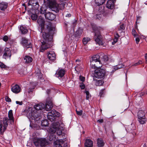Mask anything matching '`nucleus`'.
I'll use <instances>...</instances> for the list:
<instances>
[{"mask_svg":"<svg viewBox=\"0 0 147 147\" xmlns=\"http://www.w3.org/2000/svg\"><path fill=\"white\" fill-rule=\"evenodd\" d=\"M92 28L95 33L94 38L96 43L99 45H102V37L100 32L102 28L96 25L93 26Z\"/></svg>","mask_w":147,"mask_h":147,"instance_id":"obj_4","label":"nucleus"},{"mask_svg":"<svg viewBox=\"0 0 147 147\" xmlns=\"http://www.w3.org/2000/svg\"><path fill=\"white\" fill-rule=\"evenodd\" d=\"M34 87L35 86H33L32 87H31L28 89L27 90H26V91L29 94H31L32 92L33 89L34 88Z\"/></svg>","mask_w":147,"mask_h":147,"instance_id":"obj_40","label":"nucleus"},{"mask_svg":"<svg viewBox=\"0 0 147 147\" xmlns=\"http://www.w3.org/2000/svg\"><path fill=\"white\" fill-rule=\"evenodd\" d=\"M118 39L117 38H114L113 41L112 43V45H114L117 42Z\"/></svg>","mask_w":147,"mask_h":147,"instance_id":"obj_53","label":"nucleus"},{"mask_svg":"<svg viewBox=\"0 0 147 147\" xmlns=\"http://www.w3.org/2000/svg\"><path fill=\"white\" fill-rule=\"evenodd\" d=\"M142 63L141 61H139L138 62H137L136 63H134L133 65L134 66H136L138 65H139L140 64Z\"/></svg>","mask_w":147,"mask_h":147,"instance_id":"obj_48","label":"nucleus"},{"mask_svg":"<svg viewBox=\"0 0 147 147\" xmlns=\"http://www.w3.org/2000/svg\"><path fill=\"white\" fill-rule=\"evenodd\" d=\"M45 105L40 103L35 105L34 108H30L27 113L28 118L34 120L35 121L39 120L41 118V110L44 109Z\"/></svg>","mask_w":147,"mask_h":147,"instance_id":"obj_1","label":"nucleus"},{"mask_svg":"<svg viewBox=\"0 0 147 147\" xmlns=\"http://www.w3.org/2000/svg\"><path fill=\"white\" fill-rule=\"evenodd\" d=\"M14 121V117L12 114V111L11 110H10V123L12 124Z\"/></svg>","mask_w":147,"mask_h":147,"instance_id":"obj_34","label":"nucleus"},{"mask_svg":"<svg viewBox=\"0 0 147 147\" xmlns=\"http://www.w3.org/2000/svg\"><path fill=\"white\" fill-rule=\"evenodd\" d=\"M76 112L77 114L79 115H82V110H80L79 111H78L76 110Z\"/></svg>","mask_w":147,"mask_h":147,"instance_id":"obj_50","label":"nucleus"},{"mask_svg":"<svg viewBox=\"0 0 147 147\" xmlns=\"http://www.w3.org/2000/svg\"><path fill=\"white\" fill-rule=\"evenodd\" d=\"M119 36L117 33H116L115 34V38H116L118 39V38L119 37Z\"/></svg>","mask_w":147,"mask_h":147,"instance_id":"obj_57","label":"nucleus"},{"mask_svg":"<svg viewBox=\"0 0 147 147\" xmlns=\"http://www.w3.org/2000/svg\"><path fill=\"white\" fill-rule=\"evenodd\" d=\"M65 4L63 3L58 4L55 1H51L49 4V7L51 10L56 13L59 12L60 9L64 8Z\"/></svg>","mask_w":147,"mask_h":147,"instance_id":"obj_7","label":"nucleus"},{"mask_svg":"<svg viewBox=\"0 0 147 147\" xmlns=\"http://www.w3.org/2000/svg\"><path fill=\"white\" fill-rule=\"evenodd\" d=\"M38 2L36 0H29L28 2L29 5L36 6L37 5Z\"/></svg>","mask_w":147,"mask_h":147,"instance_id":"obj_33","label":"nucleus"},{"mask_svg":"<svg viewBox=\"0 0 147 147\" xmlns=\"http://www.w3.org/2000/svg\"><path fill=\"white\" fill-rule=\"evenodd\" d=\"M123 66L124 65L122 64H118L115 66H114L113 68V70H112L111 73L112 74L115 71L119 69H120L123 67Z\"/></svg>","mask_w":147,"mask_h":147,"instance_id":"obj_26","label":"nucleus"},{"mask_svg":"<svg viewBox=\"0 0 147 147\" xmlns=\"http://www.w3.org/2000/svg\"><path fill=\"white\" fill-rule=\"evenodd\" d=\"M63 130V128L59 125V123H53L49 130L50 140L55 141L56 140V136L55 135L56 131H57V134L58 135H60L62 134Z\"/></svg>","mask_w":147,"mask_h":147,"instance_id":"obj_2","label":"nucleus"},{"mask_svg":"<svg viewBox=\"0 0 147 147\" xmlns=\"http://www.w3.org/2000/svg\"><path fill=\"white\" fill-rule=\"evenodd\" d=\"M53 107V104L51 102H47V103L45 105V108L47 111H49Z\"/></svg>","mask_w":147,"mask_h":147,"instance_id":"obj_23","label":"nucleus"},{"mask_svg":"<svg viewBox=\"0 0 147 147\" xmlns=\"http://www.w3.org/2000/svg\"><path fill=\"white\" fill-rule=\"evenodd\" d=\"M76 20H75L74 22L73 23V24L74 26L76 24Z\"/></svg>","mask_w":147,"mask_h":147,"instance_id":"obj_63","label":"nucleus"},{"mask_svg":"<svg viewBox=\"0 0 147 147\" xmlns=\"http://www.w3.org/2000/svg\"><path fill=\"white\" fill-rule=\"evenodd\" d=\"M8 4L5 2H2L0 3V10L4 11L7 7Z\"/></svg>","mask_w":147,"mask_h":147,"instance_id":"obj_22","label":"nucleus"},{"mask_svg":"<svg viewBox=\"0 0 147 147\" xmlns=\"http://www.w3.org/2000/svg\"><path fill=\"white\" fill-rule=\"evenodd\" d=\"M83 32L82 29L81 28H79L76 31L75 34V36L77 38H79L81 36L82 33Z\"/></svg>","mask_w":147,"mask_h":147,"instance_id":"obj_25","label":"nucleus"},{"mask_svg":"<svg viewBox=\"0 0 147 147\" xmlns=\"http://www.w3.org/2000/svg\"><path fill=\"white\" fill-rule=\"evenodd\" d=\"M48 125V122L47 120H42L41 122V125L42 126L46 127Z\"/></svg>","mask_w":147,"mask_h":147,"instance_id":"obj_38","label":"nucleus"},{"mask_svg":"<svg viewBox=\"0 0 147 147\" xmlns=\"http://www.w3.org/2000/svg\"><path fill=\"white\" fill-rule=\"evenodd\" d=\"M79 79L81 81L83 82L85 81V78L84 77L82 76H80Z\"/></svg>","mask_w":147,"mask_h":147,"instance_id":"obj_49","label":"nucleus"},{"mask_svg":"<svg viewBox=\"0 0 147 147\" xmlns=\"http://www.w3.org/2000/svg\"><path fill=\"white\" fill-rule=\"evenodd\" d=\"M3 125L2 124L0 123V132L1 133L2 132V130L3 128Z\"/></svg>","mask_w":147,"mask_h":147,"instance_id":"obj_55","label":"nucleus"},{"mask_svg":"<svg viewBox=\"0 0 147 147\" xmlns=\"http://www.w3.org/2000/svg\"><path fill=\"white\" fill-rule=\"evenodd\" d=\"M65 73V71L63 69L59 68L57 70L55 74V76L59 78L63 77Z\"/></svg>","mask_w":147,"mask_h":147,"instance_id":"obj_12","label":"nucleus"},{"mask_svg":"<svg viewBox=\"0 0 147 147\" xmlns=\"http://www.w3.org/2000/svg\"><path fill=\"white\" fill-rule=\"evenodd\" d=\"M54 31L55 28L52 26L51 23H49L47 25L45 32L42 33L43 40L48 42H51L53 39V35Z\"/></svg>","mask_w":147,"mask_h":147,"instance_id":"obj_3","label":"nucleus"},{"mask_svg":"<svg viewBox=\"0 0 147 147\" xmlns=\"http://www.w3.org/2000/svg\"><path fill=\"white\" fill-rule=\"evenodd\" d=\"M95 70L94 74V76L98 78H103L105 74V69H102L99 68Z\"/></svg>","mask_w":147,"mask_h":147,"instance_id":"obj_8","label":"nucleus"},{"mask_svg":"<svg viewBox=\"0 0 147 147\" xmlns=\"http://www.w3.org/2000/svg\"><path fill=\"white\" fill-rule=\"evenodd\" d=\"M5 99L7 102H9V98L8 96H6Z\"/></svg>","mask_w":147,"mask_h":147,"instance_id":"obj_60","label":"nucleus"},{"mask_svg":"<svg viewBox=\"0 0 147 147\" xmlns=\"http://www.w3.org/2000/svg\"><path fill=\"white\" fill-rule=\"evenodd\" d=\"M20 30L22 34H25L28 32L27 28L24 26L22 25L20 27Z\"/></svg>","mask_w":147,"mask_h":147,"instance_id":"obj_27","label":"nucleus"},{"mask_svg":"<svg viewBox=\"0 0 147 147\" xmlns=\"http://www.w3.org/2000/svg\"><path fill=\"white\" fill-rule=\"evenodd\" d=\"M40 12L41 13H44L45 12V9H44L43 7H42L40 8Z\"/></svg>","mask_w":147,"mask_h":147,"instance_id":"obj_54","label":"nucleus"},{"mask_svg":"<svg viewBox=\"0 0 147 147\" xmlns=\"http://www.w3.org/2000/svg\"><path fill=\"white\" fill-rule=\"evenodd\" d=\"M106 7L108 9H112L114 7V3L113 0H109L106 4Z\"/></svg>","mask_w":147,"mask_h":147,"instance_id":"obj_17","label":"nucleus"},{"mask_svg":"<svg viewBox=\"0 0 147 147\" xmlns=\"http://www.w3.org/2000/svg\"><path fill=\"white\" fill-rule=\"evenodd\" d=\"M58 113L55 110H53L48 113L47 117L48 119L52 121L56 119L57 117L59 116Z\"/></svg>","mask_w":147,"mask_h":147,"instance_id":"obj_10","label":"nucleus"},{"mask_svg":"<svg viewBox=\"0 0 147 147\" xmlns=\"http://www.w3.org/2000/svg\"><path fill=\"white\" fill-rule=\"evenodd\" d=\"M0 67L1 68H5V66L3 63L0 62Z\"/></svg>","mask_w":147,"mask_h":147,"instance_id":"obj_52","label":"nucleus"},{"mask_svg":"<svg viewBox=\"0 0 147 147\" xmlns=\"http://www.w3.org/2000/svg\"><path fill=\"white\" fill-rule=\"evenodd\" d=\"M22 42L24 46L27 48H29L31 46L30 43H29L28 40L26 38H22Z\"/></svg>","mask_w":147,"mask_h":147,"instance_id":"obj_20","label":"nucleus"},{"mask_svg":"<svg viewBox=\"0 0 147 147\" xmlns=\"http://www.w3.org/2000/svg\"><path fill=\"white\" fill-rule=\"evenodd\" d=\"M63 142L61 140H57L55 141L54 143L55 147H62V144H63Z\"/></svg>","mask_w":147,"mask_h":147,"instance_id":"obj_18","label":"nucleus"},{"mask_svg":"<svg viewBox=\"0 0 147 147\" xmlns=\"http://www.w3.org/2000/svg\"><path fill=\"white\" fill-rule=\"evenodd\" d=\"M80 86L82 89H84L85 87V85L82 82L80 83Z\"/></svg>","mask_w":147,"mask_h":147,"instance_id":"obj_47","label":"nucleus"},{"mask_svg":"<svg viewBox=\"0 0 147 147\" xmlns=\"http://www.w3.org/2000/svg\"><path fill=\"white\" fill-rule=\"evenodd\" d=\"M8 119L7 117H5L3 119V123L4 125L3 127V129L4 130H5L6 129V127L8 125Z\"/></svg>","mask_w":147,"mask_h":147,"instance_id":"obj_30","label":"nucleus"},{"mask_svg":"<svg viewBox=\"0 0 147 147\" xmlns=\"http://www.w3.org/2000/svg\"><path fill=\"white\" fill-rule=\"evenodd\" d=\"M90 40V38L88 37H86L83 38L82 40V42L84 44L86 45L89 41Z\"/></svg>","mask_w":147,"mask_h":147,"instance_id":"obj_36","label":"nucleus"},{"mask_svg":"<svg viewBox=\"0 0 147 147\" xmlns=\"http://www.w3.org/2000/svg\"><path fill=\"white\" fill-rule=\"evenodd\" d=\"M31 18L32 20H35L37 19L38 16L34 14L32 15Z\"/></svg>","mask_w":147,"mask_h":147,"instance_id":"obj_43","label":"nucleus"},{"mask_svg":"<svg viewBox=\"0 0 147 147\" xmlns=\"http://www.w3.org/2000/svg\"><path fill=\"white\" fill-rule=\"evenodd\" d=\"M103 121V120L102 119H99L97 120V122L100 123H102Z\"/></svg>","mask_w":147,"mask_h":147,"instance_id":"obj_59","label":"nucleus"},{"mask_svg":"<svg viewBox=\"0 0 147 147\" xmlns=\"http://www.w3.org/2000/svg\"><path fill=\"white\" fill-rule=\"evenodd\" d=\"M145 58L146 59V61L147 63V53H146L145 55Z\"/></svg>","mask_w":147,"mask_h":147,"instance_id":"obj_62","label":"nucleus"},{"mask_svg":"<svg viewBox=\"0 0 147 147\" xmlns=\"http://www.w3.org/2000/svg\"><path fill=\"white\" fill-rule=\"evenodd\" d=\"M33 59L30 56L26 55L24 57V62L26 63H29L32 61Z\"/></svg>","mask_w":147,"mask_h":147,"instance_id":"obj_19","label":"nucleus"},{"mask_svg":"<svg viewBox=\"0 0 147 147\" xmlns=\"http://www.w3.org/2000/svg\"><path fill=\"white\" fill-rule=\"evenodd\" d=\"M105 142L101 138H98L97 140V144L98 147H103L105 145Z\"/></svg>","mask_w":147,"mask_h":147,"instance_id":"obj_24","label":"nucleus"},{"mask_svg":"<svg viewBox=\"0 0 147 147\" xmlns=\"http://www.w3.org/2000/svg\"><path fill=\"white\" fill-rule=\"evenodd\" d=\"M140 39L138 38H136V42L137 44H138L139 41H140Z\"/></svg>","mask_w":147,"mask_h":147,"instance_id":"obj_58","label":"nucleus"},{"mask_svg":"<svg viewBox=\"0 0 147 147\" xmlns=\"http://www.w3.org/2000/svg\"><path fill=\"white\" fill-rule=\"evenodd\" d=\"M100 6H97L96 7V10H97L99 12H102L104 11V7H102Z\"/></svg>","mask_w":147,"mask_h":147,"instance_id":"obj_39","label":"nucleus"},{"mask_svg":"<svg viewBox=\"0 0 147 147\" xmlns=\"http://www.w3.org/2000/svg\"><path fill=\"white\" fill-rule=\"evenodd\" d=\"M37 22L39 26L41 27V29L42 31V30L44 28L45 22L44 19L41 16H39L37 20Z\"/></svg>","mask_w":147,"mask_h":147,"instance_id":"obj_14","label":"nucleus"},{"mask_svg":"<svg viewBox=\"0 0 147 147\" xmlns=\"http://www.w3.org/2000/svg\"><path fill=\"white\" fill-rule=\"evenodd\" d=\"M35 73L36 76L38 77V78L40 79L41 78L42 74L41 73L40 70L38 68L36 69Z\"/></svg>","mask_w":147,"mask_h":147,"instance_id":"obj_28","label":"nucleus"},{"mask_svg":"<svg viewBox=\"0 0 147 147\" xmlns=\"http://www.w3.org/2000/svg\"><path fill=\"white\" fill-rule=\"evenodd\" d=\"M48 57L49 59L51 61L54 60L56 59V55L53 51H50L47 53Z\"/></svg>","mask_w":147,"mask_h":147,"instance_id":"obj_16","label":"nucleus"},{"mask_svg":"<svg viewBox=\"0 0 147 147\" xmlns=\"http://www.w3.org/2000/svg\"><path fill=\"white\" fill-rule=\"evenodd\" d=\"M11 90L13 92L17 94L20 92L21 88L18 85L16 84L11 86Z\"/></svg>","mask_w":147,"mask_h":147,"instance_id":"obj_13","label":"nucleus"},{"mask_svg":"<svg viewBox=\"0 0 147 147\" xmlns=\"http://www.w3.org/2000/svg\"><path fill=\"white\" fill-rule=\"evenodd\" d=\"M140 18V17H137V21H138V20H139ZM136 22H137V21H136Z\"/></svg>","mask_w":147,"mask_h":147,"instance_id":"obj_64","label":"nucleus"},{"mask_svg":"<svg viewBox=\"0 0 147 147\" xmlns=\"http://www.w3.org/2000/svg\"><path fill=\"white\" fill-rule=\"evenodd\" d=\"M132 34L134 37H137L138 36L136 30L134 29L132 30Z\"/></svg>","mask_w":147,"mask_h":147,"instance_id":"obj_44","label":"nucleus"},{"mask_svg":"<svg viewBox=\"0 0 147 147\" xmlns=\"http://www.w3.org/2000/svg\"><path fill=\"white\" fill-rule=\"evenodd\" d=\"M101 61V64H102V62H106L109 60V58L108 57L107 55H104L103 56V58L100 59Z\"/></svg>","mask_w":147,"mask_h":147,"instance_id":"obj_37","label":"nucleus"},{"mask_svg":"<svg viewBox=\"0 0 147 147\" xmlns=\"http://www.w3.org/2000/svg\"><path fill=\"white\" fill-rule=\"evenodd\" d=\"M100 58V56L98 55H96L90 59V62L92 68L95 69L102 67L101 61Z\"/></svg>","mask_w":147,"mask_h":147,"instance_id":"obj_5","label":"nucleus"},{"mask_svg":"<svg viewBox=\"0 0 147 147\" xmlns=\"http://www.w3.org/2000/svg\"><path fill=\"white\" fill-rule=\"evenodd\" d=\"M50 138L48 140L45 138H38L34 139L33 142L36 146H40L41 147H45L47 145L50 144Z\"/></svg>","mask_w":147,"mask_h":147,"instance_id":"obj_6","label":"nucleus"},{"mask_svg":"<svg viewBox=\"0 0 147 147\" xmlns=\"http://www.w3.org/2000/svg\"><path fill=\"white\" fill-rule=\"evenodd\" d=\"M45 15L46 19L51 20H54L55 18V14L49 12L46 13Z\"/></svg>","mask_w":147,"mask_h":147,"instance_id":"obj_15","label":"nucleus"},{"mask_svg":"<svg viewBox=\"0 0 147 147\" xmlns=\"http://www.w3.org/2000/svg\"><path fill=\"white\" fill-rule=\"evenodd\" d=\"M11 53H15L16 52L17 50L16 47L11 46Z\"/></svg>","mask_w":147,"mask_h":147,"instance_id":"obj_41","label":"nucleus"},{"mask_svg":"<svg viewBox=\"0 0 147 147\" xmlns=\"http://www.w3.org/2000/svg\"><path fill=\"white\" fill-rule=\"evenodd\" d=\"M85 92L86 94V99L88 100L89 98L90 97V95L89 94V92L88 91H86Z\"/></svg>","mask_w":147,"mask_h":147,"instance_id":"obj_45","label":"nucleus"},{"mask_svg":"<svg viewBox=\"0 0 147 147\" xmlns=\"http://www.w3.org/2000/svg\"><path fill=\"white\" fill-rule=\"evenodd\" d=\"M105 0H95V2L97 6H100L102 5L105 2Z\"/></svg>","mask_w":147,"mask_h":147,"instance_id":"obj_32","label":"nucleus"},{"mask_svg":"<svg viewBox=\"0 0 147 147\" xmlns=\"http://www.w3.org/2000/svg\"><path fill=\"white\" fill-rule=\"evenodd\" d=\"M138 118L141 117H145V113L142 110H140L138 113Z\"/></svg>","mask_w":147,"mask_h":147,"instance_id":"obj_29","label":"nucleus"},{"mask_svg":"<svg viewBox=\"0 0 147 147\" xmlns=\"http://www.w3.org/2000/svg\"><path fill=\"white\" fill-rule=\"evenodd\" d=\"M86 147H92L93 146V142L92 141L89 139H86L85 143Z\"/></svg>","mask_w":147,"mask_h":147,"instance_id":"obj_21","label":"nucleus"},{"mask_svg":"<svg viewBox=\"0 0 147 147\" xmlns=\"http://www.w3.org/2000/svg\"><path fill=\"white\" fill-rule=\"evenodd\" d=\"M8 39V37L7 36H5L3 38V40L5 41H7Z\"/></svg>","mask_w":147,"mask_h":147,"instance_id":"obj_51","label":"nucleus"},{"mask_svg":"<svg viewBox=\"0 0 147 147\" xmlns=\"http://www.w3.org/2000/svg\"><path fill=\"white\" fill-rule=\"evenodd\" d=\"M113 13V11L112 10L107 11L104 14V15L105 16H109V15L112 14Z\"/></svg>","mask_w":147,"mask_h":147,"instance_id":"obj_42","label":"nucleus"},{"mask_svg":"<svg viewBox=\"0 0 147 147\" xmlns=\"http://www.w3.org/2000/svg\"><path fill=\"white\" fill-rule=\"evenodd\" d=\"M16 103L17 104H19L20 105H22V101H16Z\"/></svg>","mask_w":147,"mask_h":147,"instance_id":"obj_56","label":"nucleus"},{"mask_svg":"<svg viewBox=\"0 0 147 147\" xmlns=\"http://www.w3.org/2000/svg\"><path fill=\"white\" fill-rule=\"evenodd\" d=\"M125 28V26L123 24H122L120 25L119 28V30H124Z\"/></svg>","mask_w":147,"mask_h":147,"instance_id":"obj_46","label":"nucleus"},{"mask_svg":"<svg viewBox=\"0 0 147 147\" xmlns=\"http://www.w3.org/2000/svg\"><path fill=\"white\" fill-rule=\"evenodd\" d=\"M40 42L41 43L40 49L41 52H43L45 50L51 48V45L50 44L51 42L45 41L43 40H41Z\"/></svg>","mask_w":147,"mask_h":147,"instance_id":"obj_9","label":"nucleus"},{"mask_svg":"<svg viewBox=\"0 0 147 147\" xmlns=\"http://www.w3.org/2000/svg\"><path fill=\"white\" fill-rule=\"evenodd\" d=\"M9 51V49L8 48H5L4 50V53L3 55V57L6 59V57L7 56V54H9L8 53Z\"/></svg>","mask_w":147,"mask_h":147,"instance_id":"obj_35","label":"nucleus"},{"mask_svg":"<svg viewBox=\"0 0 147 147\" xmlns=\"http://www.w3.org/2000/svg\"><path fill=\"white\" fill-rule=\"evenodd\" d=\"M138 121L140 124H143L146 123L147 120L145 117H141L138 118Z\"/></svg>","mask_w":147,"mask_h":147,"instance_id":"obj_31","label":"nucleus"},{"mask_svg":"<svg viewBox=\"0 0 147 147\" xmlns=\"http://www.w3.org/2000/svg\"><path fill=\"white\" fill-rule=\"evenodd\" d=\"M76 65L75 67V70L77 72L82 70L83 66L82 62L79 59L76 60Z\"/></svg>","mask_w":147,"mask_h":147,"instance_id":"obj_11","label":"nucleus"},{"mask_svg":"<svg viewBox=\"0 0 147 147\" xmlns=\"http://www.w3.org/2000/svg\"><path fill=\"white\" fill-rule=\"evenodd\" d=\"M71 15L70 13L67 14L65 16L67 17H70L71 16Z\"/></svg>","mask_w":147,"mask_h":147,"instance_id":"obj_61","label":"nucleus"}]
</instances>
